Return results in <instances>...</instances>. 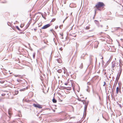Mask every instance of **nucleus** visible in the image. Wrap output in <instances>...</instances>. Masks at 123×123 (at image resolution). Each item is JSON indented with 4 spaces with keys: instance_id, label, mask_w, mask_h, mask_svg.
I'll use <instances>...</instances> for the list:
<instances>
[{
    "instance_id": "obj_1",
    "label": "nucleus",
    "mask_w": 123,
    "mask_h": 123,
    "mask_svg": "<svg viewBox=\"0 0 123 123\" xmlns=\"http://www.w3.org/2000/svg\"><path fill=\"white\" fill-rule=\"evenodd\" d=\"M105 6V5L103 3L98 2L96 5L95 7L98 10L101 11V10L100 9V8L102 7H103Z\"/></svg>"
},
{
    "instance_id": "obj_2",
    "label": "nucleus",
    "mask_w": 123,
    "mask_h": 123,
    "mask_svg": "<svg viewBox=\"0 0 123 123\" xmlns=\"http://www.w3.org/2000/svg\"><path fill=\"white\" fill-rule=\"evenodd\" d=\"M117 64H116L114 62H112V63L111 68L113 70H116L117 67Z\"/></svg>"
},
{
    "instance_id": "obj_3",
    "label": "nucleus",
    "mask_w": 123,
    "mask_h": 123,
    "mask_svg": "<svg viewBox=\"0 0 123 123\" xmlns=\"http://www.w3.org/2000/svg\"><path fill=\"white\" fill-rule=\"evenodd\" d=\"M50 26V25L49 24H47L44 26L42 28V29H46L49 27Z\"/></svg>"
},
{
    "instance_id": "obj_4",
    "label": "nucleus",
    "mask_w": 123,
    "mask_h": 123,
    "mask_svg": "<svg viewBox=\"0 0 123 123\" xmlns=\"http://www.w3.org/2000/svg\"><path fill=\"white\" fill-rule=\"evenodd\" d=\"M33 105L35 107H37L39 109L42 108V106L38 104H34Z\"/></svg>"
},
{
    "instance_id": "obj_5",
    "label": "nucleus",
    "mask_w": 123,
    "mask_h": 123,
    "mask_svg": "<svg viewBox=\"0 0 123 123\" xmlns=\"http://www.w3.org/2000/svg\"><path fill=\"white\" fill-rule=\"evenodd\" d=\"M8 114L10 117L12 115V113L11 112V108H10L8 110Z\"/></svg>"
},
{
    "instance_id": "obj_6",
    "label": "nucleus",
    "mask_w": 123,
    "mask_h": 123,
    "mask_svg": "<svg viewBox=\"0 0 123 123\" xmlns=\"http://www.w3.org/2000/svg\"><path fill=\"white\" fill-rule=\"evenodd\" d=\"M117 93V94L119 92H120V89L119 87H117L116 88Z\"/></svg>"
},
{
    "instance_id": "obj_7",
    "label": "nucleus",
    "mask_w": 123,
    "mask_h": 123,
    "mask_svg": "<svg viewBox=\"0 0 123 123\" xmlns=\"http://www.w3.org/2000/svg\"><path fill=\"white\" fill-rule=\"evenodd\" d=\"M112 59V56H111L110 57V58L109 59V60L107 62V64H109V63L111 61V60Z\"/></svg>"
},
{
    "instance_id": "obj_8",
    "label": "nucleus",
    "mask_w": 123,
    "mask_h": 123,
    "mask_svg": "<svg viewBox=\"0 0 123 123\" xmlns=\"http://www.w3.org/2000/svg\"><path fill=\"white\" fill-rule=\"evenodd\" d=\"M87 105H86L85 104V106L84 107V112H86V109L87 108Z\"/></svg>"
},
{
    "instance_id": "obj_9",
    "label": "nucleus",
    "mask_w": 123,
    "mask_h": 123,
    "mask_svg": "<svg viewBox=\"0 0 123 123\" xmlns=\"http://www.w3.org/2000/svg\"><path fill=\"white\" fill-rule=\"evenodd\" d=\"M63 70L64 71V74H65V73H66L67 72V70L64 67L63 68H62Z\"/></svg>"
},
{
    "instance_id": "obj_10",
    "label": "nucleus",
    "mask_w": 123,
    "mask_h": 123,
    "mask_svg": "<svg viewBox=\"0 0 123 123\" xmlns=\"http://www.w3.org/2000/svg\"><path fill=\"white\" fill-rule=\"evenodd\" d=\"M53 102L54 103H56V102L57 101L55 98H53L52 100Z\"/></svg>"
},
{
    "instance_id": "obj_11",
    "label": "nucleus",
    "mask_w": 123,
    "mask_h": 123,
    "mask_svg": "<svg viewBox=\"0 0 123 123\" xmlns=\"http://www.w3.org/2000/svg\"><path fill=\"white\" fill-rule=\"evenodd\" d=\"M57 71L58 73H61L62 72V70L61 69H59L57 70Z\"/></svg>"
},
{
    "instance_id": "obj_12",
    "label": "nucleus",
    "mask_w": 123,
    "mask_h": 123,
    "mask_svg": "<svg viewBox=\"0 0 123 123\" xmlns=\"http://www.w3.org/2000/svg\"><path fill=\"white\" fill-rule=\"evenodd\" d=\"M119 63H120V64H119L120 66H121L122 65V63H121V60L120 59L119 60Z\"/></svg>"
},
{
    "instance_id": "obj_13",
    "label": "nucleus",
    "mask_w": 123,
    "mask_h": 123,
    "mask_svg": "<svg viewBox=\"0 0 123 123\" xmlns=\"http://www.w3.org/2000/svg\"><path fill=\"white\" fill-rule=\"evenodd\" d=\"M25 89H26L25 88H23L20 89V91H25Z\"/></svg>"
},
{
    "instance_id": "obj_14",
    "label": "nucleus",
    "mask_w": 123,
    "mask_h": 123,
    "mask_svg": "<svg viewBox=\"0 0 123 123\" xmlns=\"http://www.w3.org/2000/svg\"><path fill=\"white\" fill-rule=\"evenodd\" d=\"M18 93V91H15V93L16 95Z\"/></svg>"
},
{
    "instance_id": "obj_15",
    "label": "nucleus",
    "mask_w": 123,
    "mask_h": 123,
    "mask_svg": "<svg viewBox=\"0 0 123 123\" xmlns=\"http://www.w3.org/2000/svg\"><path fill=\"white\" fill-rule=\"evenodd\" d=\"M119 78H117V77L116 79V80L115 81V82H116V83H117L118 80Z\"/></svg>"
},
{
    "instance_id": "obj_16",
    "label": "nucleus",
    "mask_w": 123,
    "mask_h": 123,
    "mask_svg": "<svg viewBox=\"0 0 123 123\" xmlns=\"http://www.w3.org/2000/svg\"><path fill=\"white\" fill-rule=\"evenodd\" d=\"M35 53H33V57L34 58H35Z\"/></svg>"
},
{
    "instance_id": "obj_17",
    "label": "nucleus",
    "mask_w": 123,
    "mask_h": 123,
    "mask_svg": "<svg viewBox=\"0 0 123 123\" xmlns=\"http://www.w3.org/2000/svg\"><path fill=\"white\" fill-rule=\"evenodd\" d=\"M16 28L18 30H19V31H20V29L18 26H16Z\"/></svg>"
},
{
    "instance_id": "obj_18",
    "label": "nucleus",
    "mask_w": 123,
    "mask_h": 123,
    "mask_svg": "<svg viewBox=\"0 0 123 123\" xmlns=\"http://www.w3.org/2000/svg\"><path fill=\"white\" fill-rule=\"evenodd\" d=\"M5 82L4 81H0V83H3Z\"/></svg>"
},
{
    "instance_id": "obj_19",
    "label": "nucleus",
    "mask_w": 123,
    "mask_h": 123,
    "mask_svg": "<svg viewBox=\"0 0 123 123\" xmlns=\"http://www.w3.org/2000/svg\"><path fill=\"white\" fill-rule=\"evenodd\" d=\"M91 84V83L90 82V81L89 82H88L87 83V84L88 85H90Z\"/></svg>"
},
{
    "instance_id": "obj_20",
    "label": "nucleus",
    "mask_w": 123,
    "mask_h": 123,
    "mask_svg": "<svg viewBox=\"0 0 123 123\" xmlns=\"http://www.w3.org/2000/svg\"><path fill=\"white\" fill-rule=\"evenodd\" d=\"M90 28L89 26H87L86 28V30H88Z\"/></svg>"
},
{
    "instance_id": "obj_21",
    "label": "nucleus",
    "mask_w": 123,
    "mask_h": 123,
    "mask_svg": "<svg viewBox=\"0 0 123 123\" xmlns=\"http://www.w3.org/2000/svg\"><path fill=\"white\" fill-rule=\"evenodd\" d=\"M55 18H53V19L51 20V22H54L55 20Z\"/></svg>"
},
{
    "instance_id": "obj_22",
    "label": "nucleus",
    "mask_w": 123,
    "mask_h": 123,
    "mask_svg": "<svg viewBox=\"0 0 123 123\" xmlns=\"http://www.w3.org/2000/svg\"><path fill=\"white\" fill-rule=\"evenodd\" d=\"M60 35H61V38L62 39H63V35L61 34H60Z\"/></svg>"
},
{
    "instance_id": "obj_23",
    "label": "nucleus",
    "mask_w": 123,
    "mask_h": 123,
    "mask_svg": "<svg viewBox=\"0 0 123 123\" xmlns=\"http://www.w3.org/2000/svg\"><path fill=\"white\" fill-rule=\"evenodd\" d=\"M95 43L98 45V43L97 42H95Z\"/></svg>"
},
{
    "instance_id": "obj_24",
    "label": "nucleus",
    "mask_w": 123,
    "mask_h": 123,
    "mask_svg": "<svg viewBox=\"0 0 123 123\" xmlns=\"http://www.w3.org/2000/svg\"><path fill=\"white\" fill-rule=\"evenodd\" d=\"M6 94L5 93H3L1 94V95L2 96H4Z\"/></svg>"
},
{
    "instance_id": "obj_25",
    "label": "nucleus",
    "mask_w": 123,
    "mask_h": 123,
    "mask_svg": "<svg viewBox=\"0 0 123 123\" xmlns=\"http://www.w3.org/2000/svg\"><path fill=\"white\" fill-rule=\"evenodd\" d=\"M58 26H56L55 27V28L56 29H57L58 28Z\"/></svg>"
},
{
    "instance_id": "obj_26",
    "label": "nucleus",
    "mask_w": 123,
    "mask_h": 123,
    "mask_svg": "<svg viewBox=\"0 0 123 123\" xmlns=\"http://www.w3.org/2000/svg\"><path fill=\"white\" fill-rule=\"evenodd\" d=\"M81 101V102H82L83 103V104H84V101H84V100H82Z\"/></svg>"
},
{
    "instance_id": "obj_27",
    "label": "nucleus",
    "mask_w": 123,
    "mask_h": 123,
    "mask_svg": "<svg viewBox=\"0 0 123 123\" xmlns=\"http://www.w3.org/2000/svg\"><path fill=\"white\" fill-rule=\"evenodd\" d=\"M80 66H81V67H80L81 68H82V66H83V64L82 63L81 64Z\"/></svg>"
},
{
    "instance_id": "obj_28",
    "label": "nucleus",
    "mask_w": 123,
    "mask_h": 123,
    "mask_svg": "<svg viewBox=\"0 0 123 123\" xmlns=\"http://www.w3.org/2000/svg\"><path fill=\"white\" fill-rule=\"evenodd\" d=\"M60 60V61L59 62L58 61V60H57V62H59V63H61V60Z\"/></svg>"
},
{
    "instance_id": "obj_29",
    "label": "nucleus",
    "mask_w": 123,
    "mask_h": 123,
    "mask_svg": "<svg viewBox=\"0 0 123 123\" xmlns=\"http://www.w3.org/2000/svg\"><path fill=\"white\" fill-rule=\"evenodd\" d=\"M104 84L103 85V86H104V85H105V84H106V82H104Z\"/></svg>"
},
{
    "instance_id": "obj_30",
    "label": "nucleus",
    "mask_w": 123,
    "mask_h": 123,
    "mask_svg": "<svg viewBox=\"0 0 123 123\" xmlns=\"http://www.w3.org/2000/svg\"><path fill=\"white\" fill-rule=\"evenodd\" d=\"M78 100L79 101H81V99L80 98H78Z\"/></svg>"
},
{
    "instance_id": "obj_31",
    "label": "nucleus",
    "mask_w": 123,
    "mask_h": 123,
    "mask_svg": "<svg viewBox=\"0 0 123 123\" xmlns=\"http://www.w3.org/2000/svg\"><path fill=\"white\" fill-rule=\"evenodd\" d=\"M15 76V77H17V76H19V75H14Z\"/></svg>"
},
{
    "instance_id": "obj_32",
    "label": "nucleus",
    "mask_w": 123,
    "mask_h": 123,
    "mask_svg": "<svg viewBox=\"0 0 123 123\" xmlns=\"http://www.w3.org/2000/svg\"><path fill=\"white\" fill-rule=\"evenodd\" d=\"M60 50H62V48H60Z\"/></svg>"
},
{
    "instance_id": "obj_33",
    "label": "nucleus",
    "mask_w": 123,
    "mask_h": 123,
    "mask_svg": "<svg viewBox=\"0 0 123 123\" xmlns=\"http://www.w3.org/2000/svg\"><path fill=\"white\" fill-rule=\"evenodd\" d=\"M121 41H122V42H123V39H121Z\"/></svg>"
},
{
    "instance_id": "obj_34",
    "label": "nucleus",
    "mask_w": 123,
    "mask_h": 123,
    "mask_svg": "<svg viewBox=\"0 0 123 123\" xmlns=\"http://www.w3.org/2000/svg\"><path fill=\"white\" fill-rule=\"evenodd\" d=\"M96 10H95V14H96Z\"/></svg>"
},
{
    "instance_id": "obj_35",
    "label": "nucleus",
    "mask_w": 123,
    "mask_h": 123,
    "mask_svg": "<svg viewBox=\"0 0 123 123\" xmlns=\"http://www.w3.org/2000/svg\"><path fill=\"white\" fill-rule=\"evenodd\" d=\"M37 29H34V30L35 31H36V30Z\"/></svg>"
},
{
    "instance_id": "obj_36",
    "label": "nucleus",
    "mask_w": 123,
    "mask_h": 123,
    "mask_svg": "<svg viewBox=\"0 0 123 123\" xmlns=\"http://www.w3.org/2000/svg\"><path fill=\"white\" fill-rule=\"evenodd\" d=\"M72 12H71L70 14V15L72 16Z\"/></svg>"
},
{
    "instance_id": "obj_37",
    "label": "nucleus",
    "mask_w": 123,
    "mask_h": 123,
    "mask_svg": "<svg viewBox=\"0 0 123 123\" xmlns=\"http://www.w3.org/2000/svg\"><path fill=\"white\" fill-rule=\"evenodd\" d=\"M100 26L102 27H103V26L102 25H100Z\"/></svg>"
},
{
    "instance_id": "obj_38",
    "label": "nucleus",
    "mask_w": 123,
    "mask_h": 123,
    "mask_svg": "<svg viewBox=\"0 0 123 123\" xmlns=\"http://www.w3.org/2000/svg\"><path fill=\"white\" fill-rule=\"evenodd\" d=\"M67 83H65V84L66 85H67Z\"/></svg>"
},
{
    "instance_id": "obj_39",
    "label": "nucleus",
    "mask_w": 123,
    "mask_h": 123,
    "mask_svg": "<svg viewBox=\"0 0 123 123\" xmlns=\"http://www.w3.org/2000/svg\"><path fill=\"white\" fill-rule=\"evenodd\" d=\"M106 27H107V29H108V26H106Z\"/></svg>"
},
{
    "instance_id": "obj_40",
    "label": "nucleus",
    "mask_w": 123,
    "mask_h": 123,
    "mask_svg": "<svg viewBox=\"0 0 123 123\" xmlns=\"http://www.w3.org/2000/svg\"><path fill=\"white\" fill-rule=\"evenodd\" d=\"M98 46V45H97V46L96 47H95V46H94V47H96V48H97V47Z\"/></svg>"
},
{
    "instance_id": "obj_41",
    "label": "nucleus",
    "mask_w": 123,
    "mask_h": 123,
    "mask_svg": "<svg viewBox=\"0 0 123 123\" xmlns=\"http://www.w3.org/2000/svg\"><path fill=\"white\" fill-rule=\"evenodd\" d=\"M28 88V87H27L26 88V89H27Z\"/></svg>"
},
{
    "instance_id": "obj_42",
    "label": "nucleus",
    "mask_w": 123,
    "mask_h": 123,
    "mask_svg": "<svg viewBox=\"0 0 123 123\" xmlns=\"http://www.w3.org/2000/svg\"><path fill=\"white\" fill-rule=\"evenodd\" d=\"M87 88H89V86H87Z\"/></svg>"
},
{
    "instance_id": "obj_43",
    "label": "nucleus",
    "mask_w": 123,
    "mask_h": 123,
    "mask_svg": "<svg viewBox=\"0 0 123 123\" xmlns=\"http://www.w3.org/2000/svg\"><path fill=\"white\" fill-rule=\"evenodd\" d=\"M87 92H88V89H87Z\"/></svg>"
},
{
    "instance_id": "obj_44",
    "label": "nucleus",
    "mask_w": 123,
    "mask_h": 123,
    "mask_svg": "<svg viewBox=\"0 0 123 123\" xmlns=\"http://www.w3.org/2000/svg\"><path fill=\"white\" fill-rule=\"evenodd\" d=\"M17 81H18V80H17Z\"/></svg>"
},
{
    "instance_id": "obj_45",
    "label": "nucleus",
    "mask_w": 123,
    "mask_h": 123,
    "mask_svg": "<svg viewBox=\"0 0 123 123\" xmlns=\"http://www.w3.org/2000/svg\"><path fill=\"white\" fill-rule=\"evenodd\" d=\"M64 20L63 21V23H64Z\"/></svg>"
},
{
    "instance_id": "obj_46",
    "label": "nucleus",
    "mask_w": 123,
    "mask_h": 123,
    "mask_svg": "<svg viewBox=\"0 0 123 123\" xmlns=\"http://www.w3.org/2000/svg\"><path fill=\"white\" fill-rule=\"evenodd\" d=\"M103 57H102V59H103Z\"/></svg>"
},
{
    "instance_id": "obj_47",
    "label": "nucleus",
    "mask_w": 123,
    "mask_h": 123,
    "mask_svg": "<svg viewBox=\"0 0 123 123\" xmlns=\"http://www.w3.org/2000/svg\"><path fill=\"white\" fill-rule=\"evenodd\" d=\"M95 21H97L96 20H95Z\"/></svg>"
},
{
    "instance_id": "obj_48",
    "label": "nucleus",
    "mask_w": 123,
    "mask_h": 123,
    "mask_svg": "<svg viewBox=\"0 0 123 123\" xmlns=\"http://www.w3.org/2000/svg\"><path fill=\"white\" fill-rule=\"evenodd\" d=\"M1 100L0 99V101Z\"/></svg>"
}]
</instances>
